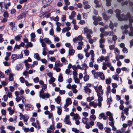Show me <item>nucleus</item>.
Listing matches in <instances>:
<instances>
[{
  "mask_svg": "<svg viewBox=\"0 0 133 133\" xmlns=\"http://www.w3.org/2000/svg\"><path fill=\"white\" fill-rule=\"evenodd\" d=\"M126 117L124 116V114L123 112L121 113V118L122 119V121L124 120L125 119Z\"/></svg>",
  "mask_w": 133,
  "mask_h": 133,
  "instance_id": "864d4df0",
  "label": "nucleus"
},
{
  "mask_svg": "<svg viewBox=\"0 0 133 133\" xmlns=\"http://www.w3.org/2000/svg\"><path fill=\"white\" fill-rule=\"evenodd\" d=\"M16 69L19 70L20 69H21L22 68V66L20 64H18L16 66Z\"/></svg>",
  "mask_w": 133,
  "mask_h": 133,
  "instance_id": "13d9d810",
  "label": "nucleus"
},
{
  "mask_svg": "<svg viewBox=\"0 0 133 133\" xmlns=\"http://www.w3.org/2000/svg\"><path fill=\"white\" fill-rule=\"evenodd\" d=\"M128 111L129 108H125L123 110L124 112L125 113L126 115L127 116H128L129 115Z\"/></svg>",
  "mask_w": 133,
  "mask_h": 133,
  "instance_id": "49530a36",
  "label": "nucleus"
},
{
  "mask_svg": "<svg viewBox=\"0 0 133 133\" xmlns=\"http://www.w3.org/2000/svg\"><path fill=\"white\" fill-rule=\"evenodd\" d=\"M94 51L92 50H91L90 52V54L91 55V60L93 62H94V57L95 55L94 54Z\"/></svg>",
  "mask_w": 133,
  "mask_h": 133,
  "instance_id": "f3484780",
  "label": "nucleus"
},
{
  "mask_svg": "<svg viewBox=\"0 0 133 133\" xmlns=\"http://www.w3.org/2000/svg\"><path fill=\"white\" fill-rule=\"evenodd\" d=\"M114 52L115 54L118 55L120 53V51L116 47L114 49Z\"/></svg>",
  "mask_w": 133,
  "mask_h": 133,
  "instance_id": "09e8293b",
  "label": "nucleus"
},
{
  "mask_svg": "<svg viewBox=\"0 0 133 133\" xmlns=\"http://www.w3.org/2000/svg\"><path fill=\"white\" fill-rule=\"evenodd\" d=\"M97 125L100 129H102L103 128V124L99 122H97Z\"/></svg>",
  "mask_w": 133,
  "mask_h": 133,
  "instance_id": "72a5a7b5",
  "label": "nucleus"
},
{
  "mask_svg": "<svg viewBox=\"0 0 133 133\" xmlns=\"http://www.w3.org/2000/svg\"><path fill=\"white\" fill-rule=\"evenodd\" d=\"M58 67L54 66L53 68V69L55 70L57 72H60L61 70V69L60 68Z\"/></svg>",
  "mask_w": 133,
  "mask_h": 133,
  "instance_id": "37998d69",
  "label": "nucleus"
},
{
  "mask_svg": "<svg viewBox=\"0 0 133 133\" xmlns=\"http://www.w3.org/2000/svg\"><path fill=\"white\" fill-rule=\"evenodd\" d=\"M14 75L12 73H10L9 74V79L10 81H12L14 79L13 76Z\"/></svg>",
  "mask_w": 133,
  "mask_h": 133,
  "instance_id": "ea45409f",
  "label": "nucleus"
},
{
  "mask_svg": "<svg viewBox=\"0 0 133 133\" xmlns=\"http://www.w3.org/2000/svg\"><path fill=\"white\" fill-rule=\"evenodd\" d=\"M104 36H110L113 35L114 34V32L113 31H105L104 32Z\"/></svg>",
  "mask_w": 133,
  "mask_h": 133,
  "instance_id": "ddd939ff",
  "label": "nucleus"
},
{
  "mask_svg": "<svg viewBox=\"0 0 133 133\" xmlns=\"http://www.w3.org/2000/svg\"><path fill=\"white\" fill-rule=\"evenodd\" d=\"M23 57V55L22 54H20L18 56L16 54H13L11 55V59L12 60V63H13L15 60L19 58H21Z\"/></svg>",
  "mask_w": 133,
  "mask_h": 133,
  "instance_id": "20e7f679",
  "label": "nucleus"
},
{
  "mask_svg": "<svg viewBox=\"0 0 133 133\" xmlns=\"http://www.w3.org/2000/svg\"><path fill=\"white\" fill-rule=\"evenodd\" d=\"M94 99V98L93 97H88L87 98V101L88 102H90L91 101L93 100Z\"/></svg>",
  "mask_w": 133,
  "mask_h": 133,
  "instance_id": "69168bd1",
  "label": "nucleus"
},
{
  "mask_svg": "<svg viewBox=\"0 0 133 133\" xmlns=\"http://www.w3.org/2000/svg\"><path fill=\"white\" fill-rule=\"evenodd\" d=\"M104 56H101L97 60L98 62H102L104 60Z\"/></svg>",
  "mask_w": 133,
  "mask_h": 133,
  "instance_id": "4c0bfd02",
  "label": "nucleus"
},
{
  "mask_svg": "<svg viewBox=\"0 0 133 133\" xmlns=\"http://www.w3.org/2000/svg\"><path fill=\"white\" fill-rule=\"evenodd\" d=\"M44 40L45 42L48 44H49L51 43V42L48 38H45L44 39Z\"/></svg>",
  "mask_w": 133,
  "mask_h": 133,
  "instance_id": "3c124183",
  "label": "nucleus"
},
{
  "mask_svg": "<svg viewBox=\"0 0 133 133\" xmlns=\"http://www.w3.org/2000/svg\"><path fill=\"white\" fill-rule=\"evenodd\" d=\"M19 81L22 83H24V82H25V79L23 77H21L19 79Z\"/></svg>",
  "mask_w": 133,
  "mask_h": 133,
  "instance_id": "e2e57ef3",
  "label": "nucleus"
},
{
  "mask_svg": "<svg viewBox=\"0 0 133 133\" xmlns=\"http://www.w3.org/2000/svg\"><path fill=\"white\" fill-rule=\"evenodd\" d=\"M24 90L23 89H21L20 90L19 93H20V96L21 97L24 96Z\"/></svg>",
  "mask_w": 133,
  "mask_h": 133,
  "instance_id": "8fccbe9b",
  "label": "nucleus"
},
{
  "mask_svg": "<svg viewBox=\"0 0 133 133\" xmlns=\"http://www.w3.org/2000/svg\"><path fill=\"white\" fill-rule=\"evenodd\" d=\"M115 12L116 14V16L119 20L121 21L123 20H127L128 18L127 17V15L126 16L123 15H122L121 16L119 15L120 12L119 10L116 9L115 11Z\"/></svg>",
  "mask_w": 133,
  "mask_h": 133,
  "instance_id": "7ed1b4c3",
  "label": "nucleus"
},
{
  "mask_svg": "<svg viewBox=\"0 0 133 133\" xmlns=\"http://www.w3.org/2000/svg\"><path fill=\"white\" fill-rule=\"evenodd\" d=\"M84 90L85 92L86 93L88 94H90L91 92V90L88 88L87 87H85L84 88Z\"/></svg>",
  "mask_w": 133,
  "mask_h": 133,
  "instance_id": "6ab92c4d",
  "label": "nucleus"
},
{
  "mask_svg": "<svg viewBox=\"0 0 133 133\" xmlns=\"http://www.w3.org/2000/svg\"><path fill=\"white\" fill-rule=\"evenodd\" d=\"M22 37V35L21 34L17 35L15 37V39L17 41H19L21 40V39Z\"/></svg>",
  "mask_w": 133,
  "mask_h": 133,
  "instance_id": "cd10ccee",
  "label": "nucleus"
},
{
  "mask_svg": "<svg viewBox=\"0 0 133 133\" xmlns=\"http://www.w3.org/2000/svg\"><path fill=\"white\" fill-rule=\"evenodd\" d=\"M56 102L58 104H59L61 101V98L60 96H58L55 99Z\"/></svg>",
  "mask_w": 133,
  "mask_h": 133,
  "instance_id": "bb28decb",
  "label": "nucleus"
},
{
  "mask_svg": "<svg viewBox=\"0 0 133 133\" xmlns=\"http://www.w3.org/2000/svg\"><path fill=\"white\" fill-rule=\"evenodd\" d=\"M73 79L76 83H79V79L77 77H74Z\"/></svg>",
  "mask_w": 133,
  "mask_h": 133,
  "instance_id": "6e6d98bb",
  "label": "nucleus"
},
{
  "mask_svg": "<svg viewBox=\"0 0 133 133\" xmlns=\"http://www.w3.org/2000/svg\"><path fill=\"white\" fill-rule=\"evenodd\" d=\"M34 57L37 60L39 61L41 60V58L38 53H36L35 54Z\"/></svg>",
  "mask_w": 133,
  "mask_h": 133,
  "instance_id": "473e14b6",
  "label": "nucleus"
},
{
  "mask_svg": "<svg viewBox=\"0 0 133 133\" xmlns=\"http://www.w3.org/2000/svg\"><path fill=\"white\" fill-rule=\"evenodd\" d=\"M76 15V13L74 11H72L70 15L69 16V18L70 19H72L74 18Z\"/></svg>",
  "mask_w": 133,
  "mask_h": 133,
  "instance_id": "393cba45",
  "label": "nucleus"
},
{
  "mask_svg": "<svg viewBox=\"0 0 133 133\" xmlns=\"http://www.w3.org/2000/svg\"><path fill=\"white\" fill-rule=\"evenodd\" d=\"M66 91H65L63 90H61L59 91V93L61 95H63L65 94Z\"/></svg>",
  "mask_w": 133,
  "mask_h": 133,
  "instance_id": "5fc2aeb1",
  "label": "nucleus"
},
{
  "mask_svg": "<svg viewBox=\"0 0 133 133\" xmlns=\"http://www.w3.org/2000/svg\"><path fill=\"white\" fill-rule=\"evenodd\" d=\"M96 117L95 115H91L90 117V119L91 121H95L96 119Z\"/></svg>",
  "mask_w": 133,
  "mask_h": 133,
  "instance_id": "79ce46f5",
  "label": "nucleus"
},
{
  "mask_svg": "<svg viewBox=\"0 0 133 133\" xmlns=\"http://www.w3.org/2000/svg\"><path fill=\"white\" fill-rule=\"evenodd\" d=\"M15 23H14L13 22H11L9 24V25L11 26V29L13 30V28L15 26Z\"/></svg>",
  "mask_w": 133,
  "mask_h": 133,
  "instance_id": "338daca9",
  "label": "nucleus"
},
{
  "mask_svg": "<svg viewBox=\"0 0 133 133\" xmlns=\"http://www.w3.org/2000/svg\"><path fill=\"white\" fill-rule=\"evenodd\" d=\"M88 120V119L86 117L82 119V122L84 124H86Z\"/></svg>",
  "mask_w": 133,
  "mask_h": 133,
  "instance_id": "603ef678",
  "label": "nucleus"
},
{
  "mask_svg": "<svg viewBox=\"0 0 133 133\" xmlns=\"http://www.w3.org/2000/svg\"><path fill=\"white\" fill-rule=\"evenodd\" d=\"M26 15V13L25 12H23L18 17V19H22L23 18L25 17Z\"/></svg>",
  "mask_w": 133,
  "mask_h": 133,
  "instance_id": "a878e982",
  "label": "nucleus"
},
{
  "mask_svg": "<svg viewBox=\"0 0 133 133\" xmlns=\"http://www.w3.org/2000/svg\"><path fill=\"white\" fill-rule=\"evenodd\" d=\"M24 106L25 108L27 110H33L34 108L32 105L28 103H25Z\"/></svg>",
  "mask_w": 133,
  "mask_h": 133,
  "instance_id": "0eeeda50",
  "label": "nucleus"
},
{
  "mask_svg": "<svg viewBox=\"0 0 133 133\" xmlns=\"http://www.w3.org/2000/svg\"><path fill=\"white\" fill-rule=\"evenodd\" d=\"M93 32L91 30L87 28H85L84 29V34H92Z\"/></svg>",
  "mask_w": 133,
  "mask_h": 133,
  "instance_id": "f8f14e48",
  "label": "nucleus"
},
{
  "mask_svg": "<svg viewBox=\"0 0 133 133\" xmlns=\"http://www.w3.org/2000/svg\"><path fill=\"white\" fill-rule=\"evenodd\" d=\"M109 49L111 50H112L114 49L115 45H111L109 46Z\"/></svg>",
  "mask_w": 133,
  "mask_h": 133,
  "instance_id": "774afa93",
  "label": "nucleus"
},
{
  "mask_svg": "<svg viewBox=\"0 0 133 133\" xmlns=\"http://www.w3.org/2000/svg\"><path fill=\"white\" fill-rule=\"evenodd\" d=\"M71 29V28L69 26L65 27L63 28L62 30V33H65L66 31H69Z\"/></svg>",
  "mask_w": 133,
  "mask_h": 133,
  "instance_id": "b1692460",
  "label": "nucleus"
},
{
  "mask_svg": "<svg viewBox=\"0 0 133 133\" xmlns=\"http://www.w3.org/2000/svg\"><path fill=\"white\" fill-rule=\"evenodd\" d=\"M132 20L130 19V23L129 24V26L130 28V31L128 32V30H127L128 28V25L125 24L123 26H122L121 27V29L123 30V31L122 32L123 34H128L129 36H133V26H132Z\"/></svg>",
  "mask_w": 133,
  "mask_h": 133,
  "instance_id": "f257e3e1",
  "label": "nucleus"
},
{
  "mask_svg": "<svg viewBox=\"0 0 133 133\" xmlns=\"http://www.w3.org/2000/svg\"><path fill=\"white\" fill-rule=\"evenodd\" d=\"M72 103L71 98H67L65 100V103L64 105V107H68L69 105L71 104Z\"/></svg>",
  "mask_w": 133,
  "mask_h": 133,
  "instance_id": "9d476101",
  "label": "nucleus"
},
{
  "mask_svg": "<svg viewBox=\"0 0 133 133\" xmlns=\"http://www.w3.org/2000/svg\"><path fill=\"white\" fill-rule=\"evenodd\" d=\"M104 130L107 133H110L111 131V129L109 127H105Z\"/></svg>",
  "mask_w": 133,
  "mask_h": 133,
  "instance_id": "f704fd0d",
  "label": "nucleus"
},
{
  "mask_svg": "<svg viewBox=\"0 0 133 133\" xmlns=\"http://www.w3.org/2000/svg\"><path fill=\"white\" fill-rule=\"evenodd\" d=\"M61 20L62 21L64 22L66 20V16L65 15H63L62 16L61 18Z\"/></svg>",
  "mask_w": 133,
  "mask_h": 133,
  "instance_id": "680f3d73",
  "label": "nucleus"
},
{
  "mask_svg": "<svg viewBox=\"0 0 133 133\" xmlns=\"http://www.w3.org/2000/svg\"><path fill=\"white\" fill-rule=\"evenodd\" d=\"M61 60L62 63H64L65 65L68 64V61L65 57L62 58Z\"/></svg>",
  "mask_w": 133,
  "mask_h": 133,
  "instance_id": "7c9ffc66",
  "label": "nucleus"
},
{
  "mask_svg": "<svg viewBox=\"0 0 133 133\" xmlns=\"http://www.w3.org/2000/svg\"><path fill=\"white\" fill-rule=\"evenodd\" d=\"M84 80L85 81H87L89 78V76L88 75H85L84 77Z\"/></svg>",
  "mask_w": 133,
  "mask_h": 133,
  "instance_id": "4d7b16f0",
  "label": "nucleus"
},
{
  "mask_svg": "<svg viewBox=\"0 0 133 133\" xmlns=\"http://www.w3.org/2000/svg\"><path fill=\"white\" fill-rule=\"evenodd\" d=\"M104 115L105 114L103 113H102L100 114H99V119H102Z\"/></svg>",
  "mask_w": 133,
  "mask_h": 133,
  "instance_id": "0e129e2a",
  "label": "nucleus"
},
{
  "mask_svg": "<svg viewBox=\"0 0 133 133\" xmlns=\"http://www.w3.org/2000/svg\"><path fill=\"white\" fill-rule=\"evenodd\" d=\"M24 62L25 64V65L27 69L28 70L29 68L30 67V64L27 63V61L26 60L24 61Z\"/></svg>",
  "mask_w": 133,
  "mask_h": 133,
  "instance_id": "de8ad7c7",
  "label": "nucleus"
},
{
  "mask_svg": "<svg viewBox=\"0 0 133 133\" xmlns=\"http://www.w3.org/2000/svg\"><path fill=\"white\" fill-rule=\"evenodd\" d=\"M88 67L87 64L85 63H84L82 64V70L84 69L85 70V72L84 74H85L86 72V70L88 68Z\"/></svg>",
  "mask_w": 133,
  "mask_h": 133,
  "instance_id": "aec40b11",
  "label": "nucleus"
},
{
  "mask_svg": "<svg viewBox=\"0 0 133 133\" xmlns=\"http://www.w3.org/2000/svg\"><path fill=\"white\" fill-rule=\"evenodd\" d=\"M19 114V119L21 120L23 119L24 122H26L29 118L28 116L26 115H23L21 113H20Z\"/></svg>",
  "mask_w": 133,
  "mask_h": 133,
  "instance_id": "39448f33",
  "label": "nucleus"
},
{
  "mask_svg": "<svg viewBox=\"0 0 133 133\" xmlns=\"http://www.w3.org/2000/svg\"><path fill=\"white\" fill-rule=\"evenodd\" d=\"M89 105L90 106L93 107L94 108H96L97 106V103L94 101L90 102Z\"/></svg>",
  "mask_w": 133,
  "mask_h": 133,
  "instance_id": "c756f323",
  "label": "nucleus"
},
{
  "mask_svg": "<svg viewBox=\"0 0 133 133\" xmlns=\"http://www.w3.org/2000/svg\"><path fill=\"white\" fill-rule=\"evenodd\" d=\"M55 78L53 77L51 78L50 79L49 81V83L50 84H51L54 83L55 81Z\"/></svg>",
  "mask_w": 133,
  "mask_h": 133,
  "instance_id": "c9c22d12",
  "label": "nucleus"
},
{
  "mask_svg": "<svg viewBox=\"0 0 133 133\" xmlns=\"http://www.w3.org/2000/svg\"><path fill=\"white\" fill-rule=\"evenodd\" d=\"M127 16L128 18H129V21L130 22V19H131L132 20V26L133 25V18L132 17H130V16L129 13H128L127 14Z\"/></svg>",
  "mask_w": 133,
  "mask_h": 133,
  "instance_id": "e433bc0d",
  "label": "nucleus"
},
{
  "mask_svg": "<svg viewBox=\"0 0 133 133\" xmlns=\"http://www.w3.org/2000/svg\"><path fill=\"white\" fill-rule=\"evenodd\" d=\"M7 128L11 131H14L15 129V127L9 125L7 127Z\"/></svg>",
  "mask_w": 133,
  "mask_h": 133,
  "instance_id": "a18cd8bd",
  "label": "nucleus"
},
{
  "mask_svg": "<svg viewBox=\"0 0 133 133\" xmlns=\"http://www.w3.org/2000/svg\"><path fill=\"white\" fill-rule=\"evenodd\" d=\"M94 88L97 93L98 100L99 101H101L102 99H103L102 96L103 94V89H102V86L99 85L98 86H94Z\"/></svg>",
  "mask_w": 133,
  "mask_h": 133,
  "instance_id": "f03ea898",
  "label": "nucleus"
},
{
  "mask_svg": "<svg viewBox=\"0 0 133 133\" xmlns=\"http://www.w3.org/2000/svg\"><path fill=\"white\" fill-rule=\"evenodd\" d=\"M111 78L109 77L105 80L106 83L107 84H110L111 83Z\"/></svg>",
  "mask_w": 133,
  "mask_h": 133,
  "instance_id": "c03bdc74",
  "label": "nucleus"
},
{
  "mask_svg": "<svg viewBox=\"0 0 133 133\" xmlns=\"http://www.w3.org/2000/svg\"><path fill=\"white\" fill-rule=\"evenodd\" d=\"M75 53V50L72 49V48L70 47V49H69V54L70 55L72 56Z\"/></svg>",
  "mask_w": 133,
  "mask_h": 133,
  "instance_id": "4be33fe9",
  "label": "nucleus"
},
{
  "mask_svg": "<svg viewBox=\"0 0 133 133\" xmlns=\"http://www.w3.org/2000/svg\"><path fill=\"white\" fill-rule=\"evenodd\" d=\"M63 65V64L61 63L59 61H57L55 62V66L62 67V66Z\"/></svg>",
  "mask_w": 133,
  "mask_h": 133,
  "instance_id": "a211bd4d",
  "label": "nucleus"
},
{
  "mask_svg": "<svg viewBox=\"0 0 133 133\" xmlns=\"http://www.w3.org/2000/svg\"><path fill=\"white\" fill-rule=\"evenodd\" d=\"M122 51L123 53L127 54L128 52V49L125 47L123 48L122 49Z\"/></svg>",
  "mask_w": 133,
  "mask_h": 133,
  "instance_id": "052dcab7",
  "label": "nucleus"
},
{
  "mask_svg": "<svg viewBox=\"0 0 133 133\" xmlns=\"http://www.w3.org/2000/svg\"><path fill=\"white\" fill-rule=\"evenodd\" d=\"M124 58V56L122 55L118 56V55L116 54L115 58L117 61H118L120 59H123Z\"/></svg>",
  "mask_w": 133,
  "mask_h": 133,
  "instance_id": "dca6fc26",
  "label": "nucleus"
},
{
  "mask_svg": "<svg viewBox=\"0 0 133 133\" xmlns=\"http://www.w3.org/2000/svg\"><path fill=\"white\" fill-rule=\"evenodd\" d=\"M80 118H81L79 116L78 114H76L72 118V119L75 120H79L80 119Z\"/></svg>",
  "mask_w": 133,
  "mask_h": 133,
  "instance_id": "2f4dec72",
  "label": "nucleus"
},
{
  "mask_svg": "<svg viewBox=\"0 0 133 133\" xmlns=\"http://www.w3.org/2000/svg\"><path fill=\"white\" fill-rule=\"evenodd\" d=\"M52 1V0H43L42 3L44 4H48L49 5Z\"/></svg>",
  "mask_w": 133,
  "mask_h": 133,
  "instance_id": "5701e85b",
  "label": "nucleus"
},
{
  "mask_svg": "<svg viewBox=\"0 0 133 133\" xmlns=\"http://www.w3.org/2000/svg\"><path fill=\"white\" fill-rule=\"evenodd\" d=\"M7 110L9 111V114L12 115L14 113L15 109L14 108L12 109L11 107H9L7 108Z\"/></svg>",
  "mask_w": 133,
  "mask_h": 133,
  "instance_id": "9b49d317",
  "label": "nucleus"
},
{
  "mask_svg": "<svg viewBox=\"0 0 133 133\" xmlns=\"http://www.w3.org/2000/svg\"><path fill=\"white\" fill-rule=\"evenodd\" d=\"M83 39L81 35H79L77 37L74 38L73 41L74 42L78 41H81Z\"/></svg>",
  "mask_w": 133,
  "mask_h": 133,
  "instance_id": "4468645a",
  "label": "nucleus"
},
{
  "mask_svg": "<svg viewBox=\"0 0 133 133\" xmlns=\"http://www.w3.org/2000/svg\"><path fill=\"white\" fill-rule=\"evenodd\" d=\"M96 74L101 79L103 80L105 79V77L104 74L102 72H98L96 73Z\"/></svg>",
  "mask_w": 133,
  "mask_h": 133,
  "instance_id": "1a4fd4ad",
  "label": "nucleus"
},
{
  "mask_svg": "<svg viewBox=\"0 0 133 133\" xmlns=\"http://www.w3.org/2000/svg\"><path fill=\"white\" fill-rule=\"evenodd\" d=\"M58 81L60 82H62L63 81L62 75L61 73H60L58 75Z\"/></svg>",
  "mask_w": 133,
  "mask_h": 133,
  "instance_id": "c85d7f7f",
  "label": "nucleus"
},
{
  "mask_svg": "<svg viewBox=\"0 0 133 133\" xmlns=\"http://www.w3.org/2000/svg\"><path fill=\"white\" fill-rule=\"evenodd\" d=\"M56 108L57 109V112L59 115H61L62 110V108L61 106H57Z\"/></svg>",
  "mask_w": 133,
  "mask_h": 133,
  "instance_id": "412c9836",
  "label": "nucleus"
},
{
  "mask_svg": "<svg viewBox=\"0 0 133 133\" xmlns=\"http://www.w3.org/2000/svg\"><path fill=\"white\" fill-rule=\"evenodd\" d=\"M112 78L115 80L119 81V76L117 75H115L112 76Z\"/></svg>",
  "mask_w": 133,
  "mask_h": 133,
  "instance_id": "58836bf2",
  "label": "nucleus"
},
{
  "mask_svg": "<svg viewBox=\"0 0 133 133\" xmlns=\"http://www.w3.org/2000/svg\"><path fill=\"white\" fill-rule=\"evenodd\" d=\"M69 118V115H66L64 119V121L65 124L71 125V123L70 121Z\"/></svg>",
  "mask_w": 133,
  "mask_h": 133,
  "instance_id": "423d86ee",
  "label": "nucleus"
},
{
  "mask_svg": "<svg viewBox=\"0 0 133 133\" xmlns=\"http://www.w3.org/2000/svg\"><path fill=\"white\" fill-rule=\"evenodd\" d=\"M77 87V86L75 84L72 85V92L74 94H76L78 92L77 90L76 89Z\"/></svg>",
  "mask_w": 133,
  "mask_h": 133,
  "instance_id": "2eb2a0df",
  "label": "nucleus"
},
{
  "mask_svg": "<svg viewBox=\"0 0 133 133\" xmlns=\"http://www.w3.org/2000/svg\"><path fill=\"white\" fill-rule=\"evenodd\" d=\"M72 131L75 132V133H78L79 132L78 130L75 128H72Z\"/></svg>",
  "mask_w": 133,
  "mask_h": 133,
  "instance_id": "bf43d9fd",
  "label": "nucleus"
},
{
  "mask_svg": "<svg viewBox=\"0 0 133 133\" xmlns=\"http://www.w3.org/2000/svg\"><path fill=\"white\" fill-rule=\"evenodd\" d=\"M5 127L3 125H2L0 127L1 133H6L5 131L4 130Z\"/></svg>",
  "mask_w": 133,
  "mask_h": 133,
  "instance_id": "a19ab883",
  "label": "nucleus"
},
{
  "mask_svg": "<svg viewBox=\"0 0 133 133\" xmlns=\"http://www.w3.org/2000/svg\"><path fill=\"white\" fill-rule=\"evenodd\" d=\"M39 96L43 99H44L45 98H49L50 96V95L48 93H45L42 94H40L39 95Z\"/></svg>",
  "mask_w": 133,
  "mask_h": 133,
  "instance_id": "6e6552de",
  "label": "nucleus"
}]
</instances>
